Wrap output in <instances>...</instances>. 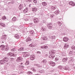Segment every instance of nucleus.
Here are the masks:
<instances>
[{
    "label": "nucleus",
    "instance_id": "nucleus-63",
    "mask_svg": "<svg viewBox=\"0 0 75 75\" xmlns=\"http://www.w3.org/2000/svg\"><path fill=\"white\" fill-rule=\"evenodd\" d=\"M74 69H75V66H74Z\"/></svg>",
    "mask_w": 75,
    "mask_h": 75
},
{
    "label": "nucleus",
    "instance_id": "nucleus-7",
    "mask_svg": "<svg viewBox=\"0 0 75 75\" xmlns=\"http://www.w3.org/2000/svg\"><path fill=\"white\" fill-rule=\"evenodd\" d=\"M23 60V58H21V57H18L16 60V62H21V61H22Z\"/></svg>",
    "mask_w": 75,
    "mask_h": 75
},
{
    "label": "nucleus",
    "instance_id": "nucleus-52",
    "mask_svg": "<svg viewBox=\"0 0 75 75\" xmlns=\"http://www.w3.org/2000/svg\"><path fill=\"white\" fill-rule=\"evenodd\" d=\"M37 54H41V52L40 51L37 52Z\"/></svg>",
    "mask_w": 75,
    "mask_h": 75
},
{
    "label": "nucleus",
    "instance_id": "nucleus-44",
    "mask_svg": "<svg viewBox=\"0 0 75 75\" xmlns=\"http://www.w3.org/2000/svg\"><path fill=\"white\" fill-rule=\"evenodd\" d=\"M32 70H33V72H36V70H35V69H34V68H32L31 69Z\"/></svg>",
    "mask_w": 75,
    "mask_h": 75
},
{
    "label": "nucleus",
    "instance_id": "nucleus-43",
    "mask_svg": "<svg viewBox=\"0 0 75 75\" xmlns=\"http://www.w3.org/2000/svg\"><path fill=\"white\" fill-rule=\"evenodd\" d=\"M42 62H43V63L45 64V63H46V62H47V60L46 59L42 61Z\"/></svg>",
    "mask_w": 75,
    "mask_h": 75
},
{
    "label": "nucleus",
    "instance_id": "nucleus-9",
    "mask_svg": "<svg viewBox=\"0 0 75 75\" xmlns=\"http://www.w3.org/2000/svg\"><path fill=\"white\" fill-rule=\"evenodd\" d=\"M58 68L61 70L62 72H64V67L62 66H59Z\"/></svg>",
    "mask_w": 75,
    "mask_h": 75
},
{
    "label": "nucleus",
    "instance_id": "nucleus-3",
    "mask_svg": "<svg viewBox=\"0 0 75 75\" xmlns=\"http://www.w3.org/2000/svg\"><path fill=\"white\" fill-rule=\"evenodd\" d=\"M47 28L50 30H53V27H54V25L53 24L51 23H48L47 25Z\"/></svg>",
    "mask_w": 75,
    "mask_h": 75
},
{
    "label": "nucleus",
    "instance_id": "nucleus-21",
    "mask_svg": "<svg viewBox=\"0 0 75 75\" xmlns=\"http://www.w3.org/2000/svg\"><path fill=\"white\" fill-rule=\"evenodd\" d=\"M69 4L70 5H71L72 6H74L75 5V3L74 2L71 1L69 3Z\"/></svg>",
    "mask_w": 75,
    "mask_h": 75
},
{
    "label": "nucleus",
    "instance_id": "nucleus-54",
    "mask_svg": "<svg viewBox=\"0 0 75 75\" xmlns=\"http://www.w3.org/2000/svg\"><path fill=\"white\" fill-rule=\"evenodd\" d=\"M38 68H41V67L40 66H38Z\"/></svg>",
    "mask_w": 75,
    "mask_h": 75
},
{
    "label": "nucleus",
    "instance_id": "nucleus-59",
    "mask_svg": "<svg viewBox=\"0 0 75 75\" xmlns=\"http://www.w3.org/2000/svg\"><path fill=\"white\" fill-rule=\"evenodd\" d=\"M30 32V33H31L32 34H33V32Z\"/></svg>",
    "mask_w": 75,
    "mask_h": 75
},
{
    "label": "nucleus",
    "instance_id": "nucleus-23",
    "mask_svg": "<svg viewBox=\"0 0 75 75\" xmlns=\"http://www.w3.org/2000/svg\"><path fill=\"white\" fill-rule=\"evenodd\" d=\"M30 47H35V45L34 44V43H32L29 45Z\"/></svg>",
    "mask_w": 75,
    "mask_h": 75
},
{
    "label": "nucleus",
    "instance_id": "nucleus-34",
    "mask_svg": "<svg viewBox=\"0 0 75 75\" xmlns=\"http://www.w3.org/2000/svg\"><path fill=\"white\" fill-rule=\"evenodd\" d=\"M27 74L28 75H31L33 74V72H31V71H29L27 72Z\"/></svg>",
    "mask_w": 75,
    "mask_h": 75
},
{
    "label": "nucleus",
    "instance_id": "nucleus-16",
    "mask_svg": "<svg viewBox=\"0 0 75 75\" xmlns=\"http://www.w3.org/2000/svg\"><path fill=\"white\" fill-rule=\"evenodd\" d=\"M47 16L48 18H50V17L53 18V17L55 16V15L54 14L51 15L50 13H49V14H47Z\"/></svg>",
    "mask_w": 75,
    "mask_h": 75
},
{
    "label": "nucleus",
    "instance_id": "nucleus-25",
    "mask_svg": "<svg viewBox=\"0 0 75 75\" xmlns=\"http://www.w3.org/2000/svg\"><path fill=\"white\" fill-rule=\"evenodd\" d=\"M55 55L54 54H51V55H50L49 56V58H52L53 59L54 57H55Z\"/></svg>",
    "mask_w": 75,
    "mask_h": 75
},
{
    "label": "nucleus",
    "instance_id": "nucleus-53",
    "mask_svg": "<svg viewBox=\"0 0 75 75\" xmlns=\"http://www.w3.org/2000/svg\"><path fill=\"white\" fill-rule=\"evenodd\" d=\"M35 65L36 66H38L39 65V64H35Z\"/></svg>",
    "mask_w": 75,
    "mask_h": 75
},
{
    "label": "nucleus",
    "instance_id": "nucleus-5",
    "mask_svg": "<svg viewBox=\"0 0 75 75\" xmlns=\"http://www.w3.org/2000/svg\"><path fill=\"white\" fill-rule=\"evenodd\" d=\"M16 54H12L11 52H9L7 54V56L8 57H16Z\"/></svg>",
    "mask_w": 75,
    "mask_h": 75
},
{
    "label": "nucleus",
    "instance_id": "nucleus-10",
    "mask_svg": "<svg viewBox=\"0 0 75 75\" xmlns=\"http://www.w3.org/2000/svg\"><path fill=\"white\" fill-rule=\"evenodd\" d=\"M30 60L33 61L35 59V56L33 54L31 55L30 56Z\"/></svg>",
    "mask_w": 75,
    "mask_h": 75
},
{
    "label": "nucleus",
    "instance_id": "nucleus-50",
    "mask_svg": "<svg viewBox=\"0 0 75 75\" xmlns=\"http://www.w3.org/2000/svg\"><path fill=\"white\" fill-rule=\"evenodd\" d=\"M27 1L28 2H31L32 1V0H27Z\"/></svg>",
    "mask_w": 75,
    "mask_h": 75
},
{
    "label": "nucleus",
    "instance_id": "nucleus-19",
    "mask_svg": "<svg viewBox=\"0 0 75 75\" xmlns=\"http://www.w3.org/2000/svg\"><path fill=\"white\" fill-rule=\"evenodd\" d=\"M69 47V45L67 43L64 44V49H67Z\"/></svg>",
    "mask_w": 75,
    "mask_h": 75
},
{
    "label": "nucleus",
    "instance_id": "nucleus-48",
    "mask_svg": "<svg viewBox=\"0 0 75 75\" xmlns=\"http://www.w3.org/2000/svg\"><path fill=\"white\" fill-rule=\"evenodd\" d=\"M62 55L63 56H65L66 55V54L64 53H63L62 54Z\"/></svg>",
    "mask_w": 75,
    "mask_h": 75
},
{
    "label": "nucleus",
    "instance_id": "nucleus-49",
    "mask_svg": "<svg viewBox=\"0 0 75 75\" xmlns=\"http://www.w3.org/2000/svg\"><path fill=\"white\" fill-rule=\"evenodd\" d=\"M16 49L14 48H13V49L11 50L12 51H16Z\"/></svg>",
    "mask_w": 75,
    "mask_h": 75
},
{
    "label": "nucleus",
    "instance_id": "nucleus-31",
    "mask_svg": "<svg viewBox=\"0 0 75 75\" xmlns=\"http://www.w3.org/2000/svg\"><path fill=\"white\" fill-rule=\"evenodd\" d=\"M0 25L2 26V27H6V25L5 24L3 23H0Z\"/></svg>",
    "mask_w": 75,
    "mask_h": 75
},
{
    "label": "nucleus",
    "instance_id": "nucleus-37",
    "mask_svg": "<svg viewBox=\"0 0 75 75\" xmlns=\"http://www.w3.org/2000/svg\"><path fill=\"white\" fill-rule=\"evenodd\" d=\"M41 48L44 49L45 48V49H46L47 48V46H42L41 47Z\"/></svg>",
    "mask_w": 75,
    "mask_h": 75
},
{
    "label": "nucleus",
    "instance_id": "nucleus-13",
    "mask_svg": "<svg viewBox=\"0 0 75 75\" xmlns=\"http://www.w3.org/2000/svg\"><path fill=\"white\" fill-rule=\"evenodd\" d=\"M69 40V39L67 37H64L63 38V41H64V42H67Z\"/></svg>",
    "mask_w": 75,
    "mask_h": 75
},
{
    "label": "nucleus",
    "instance_id": "nucleus-55",
    "mask_svg": "<svg viewBox=\"0 0 75 75\" xmlns=\"http://www.w3.org/2000/svg\"><path fill=\"white\" fill-rule=\"evenodd\" d=\"M39 72L40 73H42V70H40L39 71Z\"/></svg>",
    "mask_w": 75,
    "mask_h": 75
},
{
    "label": "nucleus",
    "instance_id": "nucleus-36",
    "mask_svg": "<svg viewBox=\"0 0 75 75\" xmlns=\"http://www.w3.org/2000/svg\"><path fill=\"white\" fill-rule=\"evenodd\" d=\"M42 4L43 6H47V4L45 2L42 3Z\"/></svg>",
    "mask_w": 75,
    "mask_h": 75
},
{
    "label": "nucleus",
    "instance_id": "nucleus-41",
    "mask_svg": "<svg viewBox=\"0 0 75 75\" xmlns=\"http://www.w3.org/2000/svg\"><path fill=\"white\" fill-rule=\"evenodd\" d=\"M2 20H6V19H7V18H6V16H4L2 17Z\"/></svg>",
    "mask_w": 75,
    "mask_h": 75
},
{
    "label": "nucleus",
    "instance_id": "nucleus-28",
    "mask_svg": "<svg viewBox=\"0 0 75 75\" xmlns=\"http://www.w3.org/2000/svg\"><path fill=\"white\" fill-rule=\"evenodd\" d=\"M30 56V54H24L23 55V57H27Z\"/></svg>",
    "mask_w": 75,
    "mask_h": 75
},
{
    "label": "nucleus",
    "instance_id": "nucleus-18",
    "mask_svg": "<svg viewBox=\"0 0 75 75\" xmlns=\"http://www.w3.org/2000/svg\"><path fill=\"white\" fill-rule=\"evenodd\" d=\"M47 16L48 18H50V17L53 18V17L55 16V15L54 14L51 15L50 13H49V14H47Z\"/></svg>",
    "mask_w": 75,
    "mask_h": 75
},
{
    "label": "nucleus",
    "instance_id": "nucleus-17",
    "mask_svg": "<svg viewBox=\"0 0 75 75\" xmlns=\"http://www.w3.org/2000/svg\"><path fill=\"white\" fill-rule=\"evenodd\" d=\"M47 16L48 18H50V17L53 18V17L55 16V15L54 14L51 15L50 13H49V14H47Z\"/></svg>",
    "mask_w": 75,
    "mask_h": 75
},
{
    "label": "nucleus",
    "instance_id": "nucleus-51",
    "mask_svg": "<svg viewBox=\"0 0 75 75\" xmlns=\"http://www.w3.org/2000/svg\"><path fill=\"white\" fill-rule=\"evenodd\" d=\"M10 59H11L12 61H14V59L12 58H10Z\"/></svg>",
    "mask_w": 75,
    "mask_h": 75
},
{
    "label": "nucleus",
    "instance_id": "nucleus-62",
    "mask_svg": "<svg viewBox=\"0 0 75 75\" xmlns=\"http://www.w3.org/2000/svg\"><path fill=\"white\" fill-rule=\"evenodd\" d=\"M2 43H4V42L2 41Z\"/></svg>",
    "mask_w": 75,
    "mask_h": 75
},
{
    "label": "nucleus",
    "instance_id": "nucleus-40",
    "mask_svg": "<svg viewBox=\"0 0 75 75\" xmlns=\"http://www.w3.org/2000/svg\"><path fill=\"white\" fill-rule=\"evenodd\" d=\"M57 23L59 25V27H60V26H61V25H62V23H61V22H60L59 21L57 22Z\"/></svg>",
    "mask_w": 75,
    "mask_h": 75
},
{
    "label": "nucleus",
    "instance_id": "nucleus-11",
    "mask_svg": "<svg viewBox=\"0 0 75 75\" xmlns=\"http://www.w3.org/2000/svg\"><path fill=\"white\" fill-rule=\"evenodd\" d=\"M23 5L22 4H21L19 5L18 7V8L20 10H23Z\"/></svg>",
    "mask_w": 75,
    "mask_h": 75
},
{
    "label": "nucleus",
    "instance_id": "nucleus-60",
    "mask_svg": "<svg viewBox=\"0 0 75 75\" xmlns=\"http://www.w3.org/2000/svg\"><path fill=\"white\" fill-rule=\"evenodd\" d=\"M23 63H21V65H23Z\"/></svg>",
    "mask_w": 75,
    "mask_h": 75
},
{
    "label": "nucleus",
    "instance_id": "nucleus-29",
    "mask_svg": "<svg viewBox=\"0 0 75 75\" xmlns=\"http://www.w3.org/2000/svg\"><path fill=\"white\" fill-rule=\"evenodd\" d=\"M67 59H68V57H66V58H63L62 59V61L63 62H66V61H67Z\"/></svg>",
    "mask_w": 75,
    "mask_h": 75
},
{
    "label": "nucleus",
    "instance_id": "nucleus-38",
    "mask_svg": "<svg viewBox=\"0 0 75 75\" xmlns=\"http://www.w3.org/2000/svg\"><path fill=\"white\" fill-rule=\"evenodd\" d=\"M71 48L72 50H75V45H73L71 47Z\"/></svg>",
    "mask_w": 75,
    "mask_h": 75
},
{
    "label": "nucleus",
    "instance_id": "nucleus-24",
    "mask_svg": "<svg viewBox=\"0 0 75 75\" xmlns=\"http://www.w3.org/2000/svg\"><path fill=\"white\" fill-rule=\"evenodd\" d=\"M32 40V39H31V38H27V39L26 40H25L26 42H27L28 41H31Z\"/></svg>",
    "mask_w": 75,
    "mask_h": 75
},
{
    "label": "nucleus",
    "instance_id": "nucleus-20",
    "mask_svg": "<svg viewBox=\"0 0 75 75\" xmlns=\"http://www.w3.org/2000/svg\"><path fill=\"white\" fill-rule=\"evenodd\" d=\"M68 69H69V66H66L64 67L63 70H64V72H65V70H68Z\"/></svg>",
    "mask_w": 75,
    "mask_h": 75
},
{
    "label": "nucleus",
    "instance_id": "nucleus-14",
    "mask_svg": "<svg viewBox=\"0 0 75 75\" xmlns=\"http://www.w3.org/2000/svg\"><path fill=\"white\" fill-rule=\"evenodd\" d=\"M6 37L7 36L6 35H3V37L1 38L2 41H5L6 40Z\"/></svg>",
    "mask_w": 75,
    "mask_h": 75
},
{
    "label": "nucleus",
    "instance_id": "nucleus-1",
    "mask_svg": "<svg viewBox=\"0 0 75 75\" xmlns=\"http://www.w3.org/2000/svg\"><path fill=\"white\" fill-rule=\"evenodd\" d=\"M58 8L56 6H53L51 7V10H54L55 11L53 12V13H54L56 15H57L59 13V11L57 10Z\"/></svg>",
    "mask_w": 75,
    "mask_h": 75
},
{
    "label": "nucleus",
    "instance_id": "nucleus-61",
    "mask_svg": "<svg viewBox=\"0 0 75 75\" xmlns=\"http://www.w3.org/2000/svg\"><path fill=\"white\" fill-rule=\"evenodd\" d=\"M31 4H29V6H30V7H31Z\"/></svg>",
    "mask_w": 75,
    "mask_h": 75
},
{
    "label": "nucleus",
    "instance_id": "nucleus-64",
    "mask_svg": "<svg viewBox=\"0 0 75 75\" xmlns=\"http://www.w3.org/2000/svg\"><path fill=\"white\" fill-rule=\"evenodd\" d=\"M35 75H38V74H35Z\"/></svg>",
    "mask_w": 75,
    "mask_h": 75
},
{
    "label": "nucleus",
    "instance_id": "nucleus-33",
    "mask_svg": "<svg viewBox=\"0 0 75 75\" xmlns=\"http://www.w3.org/2000/svg\"><path fill=\"white\" fill-rule=\"evenodd\" d=\"M23 11L24 13H27V12L28 11V9L25 8Z\"/></svg>",
    "mask_w": 75,
    "mask_h": 75
},
{
    "label": "nucleus",
    "instance_id": "nucleus-32",
    "mask_svg": "<svg viewBox=\"0 0 75 75\" xmlns=\"http://www.w3.org/2000/svg\"><path fill=\"white\" fill-rule=\"evenodd\" d=\"M59 57H56L54 61L55 62H58V61H59Z\"/></svg>",
    "mask_w": 75,
    "mask_h": 75
},
{
    "label": "nucleus",
    "instance_id": "nucleus-39",
    "mask_svg": "<svg viewBox=\"0 0 75 75\" xmlns=\"http://www.w3.org/2000/svg\"><path fill=\"white\" fill-rule=\"evenodd\" d=\"M50 38H52V39H55V36H50Z\"/></svg>",
    "mask_w": 75,
    "mask_h": 75
},
{
    "label": "nucleus",
    "instance_id": "nucleus-12",
    "mask_svg": "<svg viewBox=\"0 0 75 75\" xmlns=\"http://www.w3.org/2000/svg\"><path fill=\"white\" fill-rule=\"evenodd\" d=\"M24 50V48L23 47H21L20 49H18V52H23V51Z\"/></svg>",
    "mask_w": 75,
    "mask_h": 75
},
{
    "label": "nucleus",
    "instance_id": "nucleus-58",
    "mask_svg": "<svg viewBox=\"0 0 75 75\" xmlns=\"http://www.w3.org/2000/svg\"><path fill=\"white\" fill-rule=\"evenodd\" d=\"M44 40H47V38H44Z\"/></svg>",
    "mask_w": 75,
    "mask_h": 75
},
{
    "label": "nucleus",
    "instance_id": "nucleus-56",
    "mask_svg": "<svg viewBox=\"0 0 75 75\" xmlns=\"http://www.w3.org/2000/svg\"><path fill=\"white\" fill-rule=\"evenodd\" d=\"M11 3H12V4H13L15 2H14V1H12V2H11Z\"/></svg>",
    "mask_w": 75,
    "mask_h": 75
},
{
    "label": "nucleus",
    "instance_id": "nucleus-35",
    "mask_svg": "<svg viewBox=\"0 0 75 75\" xmlns=\"http://www.w3.org/2000/svg\"><path fill=\"white\" fill-rule=\"evenodd\" d=\"M29 61L28 60H27L25 64V65H29Z\"/></svg>",
    "mask_w": 75,
    "mask_h": 75
},
{
    "label": "nucleus",
    "instance_id": "nucleus-57",
    "mask_svg": "<svg viewBox=\"0 0 75 75\" xmlns=\"http://www.w3.org/2000/svg\"><path fill=\"white\" fill-rule=\"evenodd\" d=\"M23 72L21 71L20 73H18V74H23Z\"/></svg>",
    "mask_w": 75,
    "mask_h": 75
},
{
    "label": "nucleus",
    "instance_id": "nucleus-46",
    "mask_svg": "<svg viewBox=\"0 0 75 75\" xmlns=\"http://www.w3.org/2000/svg\"><path fill=\"white\" fill-rule=\"evenodd\" d=\"M20 68H24V66H21V65H20L19 66V69H20Z\"/></svg>",
    "mask_w": 75,
    "mask_h": 75
},
{
    "label": "nucleus",
    "instance_id": "nucleus-42",
    "mask_svg": "<svg viewBox=\"0 0 75 75\" xmlns=\"http://www.w3.org/2000/svg\"><path fill=\"white\" fill-rule=\"evenodd\" d=\"M73 51H70L69 52V54L70 55H73Z\"/></svg>",
    "mask_w": 75,
    "mask_h": 75
},
{
    "label": "nucleus",
    "instance_id": "nucleus-27",
    "mask_svg": "<svg viewBox=\"0 0 75 75\" xmlns=\"http://www.w3.org/2000/svg\"><path fill=\"white\" fill-rule=\"evenodd\" d=\"M32 11H34V12L37 11V8H35V7L33 8H32Z\"/></svg>",
    "mask_w": 75,
    "mask_h": 75
},
{
    "label": "nucleus",
    "instance_id": "nucleus-22",
    "mask_svg": "<svg viewBox=\"0 0 75 75\" xmlns=\"http://www.w3.org/2000/svg\"><path fill=\"white\" fill-rule=\"evenodd\" d=\"M5 63L4 59L0 60V65H3V64H4Z\"/></svg>",
    "mask_w": 75,
    "mask_h": 75
},
{
    "label": "nucleus",
    "instance_id": "nucleus-26",
    "mask_svg": "<svg viewBox=\"0 0 75 75\" xmlns=\"http://www.w3.org/2000/svg\"><path fill=\"white\" fill-rule=\"evenodd\" d=\"M15 38H16V39H18L20 38L19 37V35L18 34H16L15 35Z\"/></svg>",
    "mask_w": 75,
    "mask_h": 75
},
{
    "label": "nucleus",
    "instance_id": "nucleus-47",
    "mask_svg": "<svg viewBox=\"0 0 75 75\" xmlns=\"http://www.w3.org/2000/svg\"><path fill=\"white\" fill-rule=\"evenodd\" d=\"M33 1L34 3H37V0H33Z\"/></svg>",
    "mask_w": 75,
    "mask_h": 75
},
{
    "label": "nucleus",
    "instance_id": "nucleus-2",
    "mask_svg": "<svg viewBox=\"0 0 75 75\" xmlns=\"http://www.w3.org/2000/svg\"><path fill=\"white\" fill-rule=\"evenodd\" d=\"M0 48H1L3 50H5V51H7L8 50V49H9L8 47L7 46H6V47L5 49V46L4 45H1L0 46Z\"/></svg>",
    "mask_w": 75,
    "mask_h": 75
},
{
    "label": "nucleus",
    "instance_id": "nucleus-15",
    "mask_svg": "<svg viewBox=\"0 0 75 75\" xmlns=\"http://www.w3.org/2000/svg\"><path fill=\"white\" fill-rule=\"evenodd\" d=\"M8 59H8V57H6L4 58V62L6 63V62H8Z\"/></svg>",
    "mask_w": 75,
    "mask_h": 75
},
{
    "label": "nucleus",
    "instance_id": "nucleus-30",
    "mask_svg": "<svg viewBox=\"0 0 75 75\" xmlns=\"http://www.w3.org/2000/svg\"><path fill=\"white\" fill-rule=\"evenodd\" d=\"M16 20H17V18H16V17H13L12 19V21H13V22L16 21Z\"/></svg>",
    "mask_w": 75,
    "mask_h": 75
},
{
    "label": "nucleus",
    "instance_id": "nucleus-4",
    "mask_svg": "<svg viewBox=\"0 0 75 75\" xmlns=\"http://www.w3.org/2000/svg\"><path fill=\"white\" fill-rule=\"evenodd\" d=\"M47 62L49 65H51V66H52V67H54L55 66V63L52 61H50L48 62Z\"/></svg>",
    "mask_w": 75,
    "mask_h": 75
},
{
    "label": "nucleus",
    "instance_id": "nucleus-8",
    "mask_svg": "<svg viewBox=\"0 0 75 75\" xmlns=\"http://www.w3.org/2000/svg\"><path fill=\"white\" fill-rule=\"evenodd\" d=\"M33 20L34 23H38V21H39L38 19L37 18H33Z\"/></svg>",
    "mask_w": 75,
    "mask_h": 75
},
{
    "label": "nucleus",
    "instance_id": "nucleus-6",
    "mask_svg": "<svg viewBox=\"0 0 75 75\" xmlns=\"http://www.w3.org/2000/svg\"><path fill=\"white\" fill-rule=\"evenodd\" d=\"M55 52H56V51L55 50H50L49 52V54H50L51 55H53L54 54H55Z\"/></svg>",
    "mask_w": 75,
    "mask_h": 75
},
{
    "label": "nucleus",
    "instance_id": "nucleus-45",
    "mask_svg": "<svg viewBox=\"0 0 75 75\" xmlns=\"http://www.w3.org/2000/svg\"><path fill=\"white\" fill-rule=\"evenodd\" d=\"M69 59H70V61H71H71H73V58H72V57H70Z\"/></svg>",
    "mask_w": 75,
    "mask_h": 75
}]
</instances>
